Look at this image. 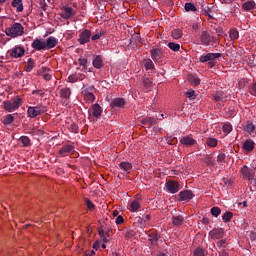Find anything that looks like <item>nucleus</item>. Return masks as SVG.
<instances>
[{"label": "nucleus", "instance_id": "1", "mask_svg": "<svg viewBox=\"0 0 256 256\" xmlns=\"http://www.w3.org/2000/svg\"><path fill=\"white\" fill-rule=\"evenodd\" d=\"M24 29L21 23H14L10 28H6L5 33L8 37H21L24 33Z\"/></svg>", "mask_w": 256, "mask_h": 256}, {"label": "nucleus", "instance_id": "2", "mask_svg": "<svg viewBox=\"0 0 256 256\" xmlns=\"http://www.w3.org/2000/svg\"><path fill=\"white\" fill-rule=\"evenodd\" d=\"M200 43L201 45L209 47V45H213V43H219V39H217L214 36H211V34H209V32L207 31H202L200 35Z\"/></svg>", "mask_w": 256, "mask_h": 256}, {"label": "nucleus", "instance_id": "3", "mask_svg": "<svg viewBox=\"0 0 256 256\" xmlns=\"http://www.w3.org/2000/svg\"><path fill=\"white\" fill-rule=\"evenodd\" d=\"M21 98L17 96L16 98L12 99L11 101H5L4 102V109L5 111H8L11 113V111H15V109H19L21 106Z\"/></svg>", "mask_w": 256, "mask_h": 256}, {"label": "nucleus", "instance_id": "4", "mask_svg": "<svg viewBox=\"0 0 256 256\" xmlns=\"http://www.w3.org/2000/svg\"><path fill=\"white\" fill-rule=\"evenodd\" d=\"M47 112V108L45 107H29L28 108V115L32 119L37 117L38 115H43V113Z\"/></svg>", "mask_w": 256, "mask_h": 256}, {"label": "nucleus", "instance_id": "5", "mask_svg": "<svg viewBox=\"0 0 256 256\" xmlns=\"http://www.w3.org/2000/svg\"><path fill=\"white\" fill-rule=\"evenodd\" d=\"M89 41H91V30L85 29L80 33L78 43H80V45H85L89 43Z\"/></svg>", "mask_w": 256, "mask_h": 256}, {"label": "nucleus", "instance_id": "6", "mask_svg": "<svg viewBox=\"0 0 256 256\" xmlns=\"http://www.w3.org/2000/svg\"><path fill=\"white\" fill-rule=\"evenodd\" d=\"M32 49H34V51H43L47 49L46 42L41 39H35L32 42Z\"/></svg>", "mask_w": 256, "mask_h": 256}, {"label": "nucleus", "instance_id": "7", "mask_svg": "<svg viewBox=\"0 0 256 256\" xmlns=\"http://www.w3.org/2000/svg\"><path fill=\"white\" fill-rule=\"evenodd\" d=\"M211 239H223L225 235V230L223 228H214L212 231L209 232Z\"/></svg>", "mask_w": 256, "mask_h": 256}, {"label": "nucleus", "instance_id": "8", "mask_svg": "<svg viewBox=\"0 0 256 256\" xmlns=\"http://www.w3.org/2000/svg\"><path fill=\"white\" fill-rule=\"evenodd\" d=\"M221 57V53H208L205 56L200 57V63H207V61H215V59H219Z\"/></svg>", "mask_w": 256, "mask_h": 256}, {"label": "nucleus", "instance_id": "9", "mask_svg": "<svg viewBox=\"0 0 256 256\" xmlns=\"http://www.w3.org/2000/svg\"><path fill=\"white\" fill-rule=\"evenodd\" d=\"M24 55L25 48L23 46L13 48L12 52L10 53V56L14 57L15 59H19V57H23Z\"/></svg>", "mask_w": 256, "mask_h": 256}, {"label": "nucleus", "instance_id": "10", "mask_svg": "<svg viewBox=\"0 0 256 256\" xmlns=\"http://www.w3.org/2000/svg\"><path fill=\"white\" fill-rule=\"evenodd\" d=\"M241 173L243 177L248 179V181H253L255 174L253 173V170L247 166L242 167Z\"/></svg>", "mask_w": 256, "mask_h": 256}, {"label": "nucleus", "instance_id": "11", "mask_svg": "<svg viewBox=\"0 0 256 256\" xmlns=\"http://www.w3.org/2000/svg\"><path fill=\"white\" fill-rule=\"evenodd\" d=\"M180 201H191L195 195L190 190H184L179 193Z\"/></svg>", "mask_w": 256, "mask_h": 256}, {"label": "nucleus", "instance_id": "12", "mask_svg": "<svg viewBox=\"0 0 256 256\" xmlns=\"http://www.w3.org/2000/svg\"><path fill=\"white\" fill-rule=\"evenodd\" d=\"M59 95L62 101H69V99H71V88H61Z\"/></svg>", "mask_w": 256, "mask_h": 256}, {"label": "nucleus", "instance_id": "13", "mask_svg": "<svg viewBox=\"0 0 256 256\" xmlns=\"http://www.w3.org/2000/svg\"><path fill=\"white\" fill-rule=\"evenodd\" d=\"M181 145H185L186 147H193L197 141L193 139L191 136H185L180 139Z\"/></svg>", "mask_w": 256, "mask_h": 256}, {"label": "nucleus", "instance_id": "14", "mask_svg": "<svg viewBox=\"0 0 256 256\" xmlns=\"http://www.w3.org/2000/svg\"><path fill=\"white\" fill-rule=\"evenodd\" d=\"M166 188L170 193H177L179 191V183L175 181H168Z\"/></svg>", "mask_w": 256, "mask_h": 256}, {"label": "nucleus", "instance_id": "15", "mask_svg": "<svg viewBox=\"0 0 256 256\" xmlns=\"http://www.w3.org/2000/svg\"><path fill=\"white\" fill-rule=\"evenodd\" d=\"M142 125H145L148 129H151L152 125H157V119L153 117H146L141 120Z\"/></svg>", "mask_w": 256, "mask_h": 256}, {"label": "nucleus", "instance_id": "16", "mask_svg": "<svg viewBox=\"0 0 256 256\" xmlns=\"http://www.w3.org/2000/svg\"><path fill=\"white\" fill-rule=\"evenodd\" d=\"M242 149H244V151H247L248 153H251V151H253V149H255V142L251 139H247L244 142Z\"/></svg>", "mask_w": 256, "mask_h": 256}, {"label": "nucleus", "instance_id": "17", "mask_svg": "<svg viewBox=\"0 0 256 256\" xmlns=\"http://www.w3.org/2000/svg\"><path fill=\"white\" fill-rule=\"evenodd\" d=\"M151 53V58L153 59V61H159V59H161L162 55H163V50L156 48L150 51Z\"/></svg>", "mask_w": 256, "mask_h": 256}, {"label": "nucleus", "instance_id": "18", "mask_svg": "<svg viewBox=\"0 0 256 256\" xmlns=\"http://www.w3.org/2000/svg\"><path fill=\"white\" fill-rule=\"evenodd\" d=\"M125 105V99L123 98H115L110 103L111 109H115V107H123Z\"/></svg>", "mask_w": 256, "mask_h": 256}, {"label": "nucleus", "instance_id": "19", "mask_svg": "<svg viewBox=\"0 0 256 256\" xmlns=\"http://www.w3.org/2000/svg\"><path fill=\"white\" fill-rule=\"evenodd\" d=\"M46 49H53V47H57V38L51 36L49 38H47L46 40Z\"/></svg>", "mask_w": 256, "mask_h": 256}, {"label": "nucleus", "instance_id": "20", "mask_svg": "<svg viewBox=\"0 0 256 256\" xmlns=\"http://www.w3.org/2000/svg\"><path fill=\"white\" fill-rule=\"evenodd\" d=\"M74 147L73 145H64L60 150H59V155H63L64 157L73 151Z\"/></svg>", "mask_w": 256, "mask_h": 256}, {"label": "nucleus", "instance_id": "21", "mask_svg": "<svg viewBox=\"0 0 256 256\" xmlns=\"http://www.w3.org/2000/svg\"><path fill=\"white\" fill-rule=\"evenodd\" d=\"M84 95V101H86V103H93V101H95V95L91 92H87V90H84L83 92Z\"/></svg>", "mask_w": 256, "mask_h": 256}, {"label": "nucleus", "instance_id": "22", "mask_svg": "<svg viewBox=\"0 0 256 256\" xmlns=\"http://www.w3.org/2000/svg\"><path fill=\"white\" fill-rule=\"evenodd\" d=\"M71 16H73V8L64 7V11L61 13L62 19H69Z\"/></svg>", "mask_w": 256, "mask_h": 256}, {"label": "nucleus", "instance_id": "23", "mask_svg": "<svg viewBox=\"0 0 256 256\" xmlns=\"http://www.w3.org/2000/svg\"><path fill=\"white\" fill-rule=\"evenodd\" d=\"M213 100L216 101V102H219V101H227V96H225V93L220 91V92H216L214 95H213Z\"/></svg>", "mask_w": 256, "mask_h": 256}, {"label": "nucleus", "instance_id": "24", "mask_svg": "<svg viewBox=\"0 0 256 256\" xmlns=\"http://www.w3.org/2000/svg\"><path fill=\"white\" fill-rule=\"evenodd\" d=\"M92 63L96 69H101V67H103V57H101L100 55L96 56L93 59Z\"/></svg>", "mask_w": 256, "mask_h": 256}, {"label": "nucleus", "instance_id": "25", "mask_svg": "<svg viewBox=\"0 0 256 256\" xmlns=\"http://www.w3.org/2000/svg\"><path fill=\"white\" fill-rule=\"evenodd\" d=\"M12 7L16 8L17 13L23 12V0H13Z\"/></svg>", "mask_w": 256, "mask_h": 256}, {"label": "nucleus", "instance_id": "26", "mask_svg": "<svg viewBox=\"0 0 256 256\" xmlns=\"http://www.w3.org/2000/svg\"><path fill=\"white\" fill-rule=\"evenodd\" d=\"M101 106H99V104H93L92 105V115L93 117H101Z\"/></svg>", "mask_w": 256, "mask_h": 256}, {"label": "nucleus", "instance_id": "27", "mask_svg": "<svg viewBox=\"0 0 256 256\" xmlns=\"http://www.w3.org/2000/svg\"><path fill=\"white\" fill-rule=\"evenodd\" d=\"M255 1H247L242 5L244 11H253L255 9Z\"/></svg>", "mask_w": 256, "mask_h": 256}, {"label": "nucleus", "instance_id": "28", "mask_svg": "<svg viewBox=\"0 0 256 256\" xmlns=\"http://www.w3.org/2000/svg\"><path fill=\"white\" fill-rule=\"evenodd\" d=\"M188 81H189V83H191L195 87H197V85H199L201 83V79H199L197 76H195L193 74H190L188 76Z\"/></svg>", "mask_w": 256, "mask_h": 256}, {"label": "nucleus", "instance_id": "29", "mask_svg": "<svg viewBox=\"0 0 256 256\" xmlns=\"http://www.w3.org/2000/svg\"><path fill=\"white\" fill-rule=\"evenodd\" d=\"M129 210L132 212V213H135V211H137L138 209H141V203H139V201L137 200H134L130 203V206H129Z\"/></svg>", "mask_w": 256, "mask_h": 256}, {"label": "nucleus", "instance_id": "30", "mask_svg": "<svg viewBox=\"0 0 256 256\" xmlns=\"http://www.w3.org/2000/svg\"><path fill=\"white\" fill-rule=\"evenodd\" d=\"M143 65H144L146 71H149L151 69H155V64H153V61L149 58L143 60Z\"/></svg>", "mask_w": 256, "mask_h": 256}, {"label": "nucleus", "instance_id": "31", "mask_svg": "<svg viewBox=\"0 0 256 256\" xmlns=\"http://www.w3.org/2000/svg\"><path fill=\"white\" fill-rule=\"evenodd\" d=\"M13 121H15V117H13V114H8L3 118L2 123L3 125H11Z\"/></svg>", "mask_w": 256, "mask_h": 256}, {"label": "nucleus", "instance_id": "32", "mask_svg": "<svg viewBox=\"0 0 256 256\" xmlns=\"http://www.w3.org/2000/svg\"><path fill=\"white\" fill-rule=\"evenodd\" d=\"M35 67V62L33 61L32 58H29L27 61V64L25 66V71L27 73H31V71H33V68Z\"/></svg>", "mask_w": 256, "mask_h": 256}, {"label": "nucleus", "instance_id": "33", "mask_svg": "<svg viewBox=\"0 0 256 256\" xmlns=\"http://www.w3.org/2000/svg\"><path fill=\"white\" fill-rule=\"evenodd\" d=\"M120 169H122L123 171H131V169H133V165L129 162H122L119 164Z\"/></svg>", "mask_w": 256, "mask_h": 256}, {"label": "nucleus", "instance_id": "34", "mask_svg": "<svg viewBox=\"0 0 256 256\" xmlns=\"http://www.w3.org/2000/svg\"><path fill=\"white\" fill-rule=\"evenodd\" d=\"M229 37L231 41H235L236 39H239V31H237V29H234V28L230 29Z\"/></svg>", "mask_w": 256, "mask_h": 256}, {"label": "nucleus", "instance_id": "35", "mask_svg": "<svg viewBox=\"0 0 256 256\" xmlns=\"http://www.w3.org/2000/svg\"><path fill=\"white\" fill-rule=\"evenodd\" d=\"M171 36L174 39H181L183 37V30H181V29H174V30H172Z\"/></svg>", "mask_w": 256, "mask_h": 256}, {"label": "nucleus", "instance_id": "36", "mask_svg": "<svg viewBox=\"0 0 256 256\" xmlns=\"http://www.w3.org/2000/svg\"><path fill=\"white\" fill-rule=\"evenodd\" d=\"M168 47L169 49H171V51H174L175 53L179 52V50L181 49V45L175 42L168 43Z\"/></svg>", "mask_w": 256, "mask_h": 256}, {"label": "nucleus", "instance_id": "37", "mask_svg": "<svg viewBox=\"0 0 256 256\" xmlns=\"http://www.w3.org/2000/svg\"><path fill=\"white\" fill-rule=\"evenodd\" d=\"M231 219H233V212H226L222 216V220L224 221V223H229Z\"/></svg>", "mask_w": 256, "mask_h": 256}, {"label": "nucleus", "instance_id": "38", "mask_svg": "<svg viewBox=\"0 0 256 256\" xmlns=\"http://www.w3.org/2000/svg\"><path fill=\"white\" fill-rule=\"evenodd\" d=\"M172 223H173V225H182L183 224V216H173Z\"/></svg>", "mask_w": 256, "mask_h": 256}, {"label": "nucleus", "instance_id": "39", "mask_svg": "<svg viewBox=\"0 0 256 256\" xmlns=\"http://www.w3.org/2000/svg\"><path fill=\"white\" fill-rule=\"evenodd\" d=\"M185 11L189 12V11H197V7H195V4L191 3V2H187L185 4Z\"/></svg>", "mask_w": 256, "mask_h": 256}, {"label": "nucleus", "instance_id": "40", "mask_svg": "<svg viewBox=\"0 0 256 256\" xmlns=\"http://www.w3.org/2000/svg\"><path fill=\"white\" fill-rule=\"evenodd\" d=\"M222 131L224 133H226V135H229V133H231V131H233V126H231V124H224L222 126Z\"/></svg>", "mask_w": 256, "mask_h": 256}, {"label": "nucleus", "instance_id": "41", "mask_svg": "<svg viewBox=\"0 0 256 256\" xmlns=\"http://www.w3.org/2000/svg\"><path fill=\"white\" fill-rule=\"evenodd\" d=\"M20 141L24 145V147H29V145H31V140L27 136L20 137Z\"/></svg>", "mask_w": 256, "mask_h": 256}, {"label": "nucleus", "instance_id": "42", "mask_svg": "<svg viewBox=\"0 0 256 256\" xmlns=\"http://www.w3.org/2000/svg\"><path fill=\"white\" fill-rule=\"evenodd\" d=\"M193 256H205V249L198 247L194 250Z\"/></svg>", "mask_w": 256, "mask_h": 256}, {"label": "nucleus", "instance_id": "43", "mask_svg": "<svg viewBox=\"0 0 256 256\" xmlns=\"http://www.w3.org/2000/svg\"><path fill=\"white\" fill-rule=\"evenodd\" d=\"M206 144L208 145V147H217V139L207 138Z\"/></svg>", "mask_w": 256, "mask_h": 256}, {"label": "nucleus", "instance_id": "44", "mask_svg": "<svg viewBox=\"0 0 256 256\" xmlns=\"http://www.w3.org/2000/svg\"><path fill=\"white\" fill-rule=\"evenodd\" d=\"M159 239H161V236H159V234L157 233H152L150 235V242L153 244L157 243V241H159Z\"/></svg>", "mask_w": 256, "mask_h": 256}, {"label": "nucleus", "instance_id": "45", "mask_svg": "<svg viewBox=\"0 0 256 256\" xmlns=\"http://www.w3.org/2000/svg\"><path fill=\"white\" fill-rule=\"evenodd\" d=\"M211 215H213V217H219V215H221V208L219 207L211 208Z\"/></svg>", "mask_w": 256, "mask_h": 256}, {"label": "nucleus", "instance_id": "46", "mask_svg": "<svg viewBox=\"0 0 256 256\" xmlns=\"http://www.w3.org/2000/svg\"><path fill=\"white\" fill-rule=\"evenodd\" d=\"M85 203H86L89 211H93V209H95V204L93 202H91V200L89 198L85 199Z\"/></svg>", "mask_w": 256, "mask_h": 256}, {"label": "nucleus", "instance_id": "47", "mask_svg": "<svg viewBox=\"0 0 256 256\" xmlns=\"http://www.w3.org/2000/svg\"><path fill=\"white\" fill-rule=\"evenodd\" d=\"M186 97H188V99H195V90L190 89L185 93Z\"/></svg>", "mask_w": 256, "mask_h": 256}, {"label": "nucleus", "instance_id": "48", "mask_svg": "<svg viewBox=\"0 0 256 256\" xmlns=\"http://www.w3.org/2000/svg\"><path fill=\"white\" fill-rule=\"evenodd\" d=\"M245 131H247V133H253L255 131V125H253V123L247 124Z\"/></svg>", "mask_w": 256, "mask_h": 256}, {"label": "nucleus", "instance_id": "49", "mask_svg": "<svg viewBox=\"0 0 256 256\" xmlns=\"http://www.w3.org/2000/svg\"><path fill=\"white\" fill-rule=\"evenodd\" d=\"M143 84L144 87H151V85H153V80L151 78H144Z\"/></svg>", "mask_w": 256, "mask_h": 256}, {"label": "nucleus", "instance_id": "50", "mask_svg": "<svg viewBox=\"0 0 256 256\" xmlns=\"http://www.w3.org/2000/svg\"><path fill=\"white\" fill-rule=\"evenodd\" d=\"M69 83H77L79 81V77H77L75 74H72L68 77Z\"/></svg>", "mask_w": 256, "mask_h": 256}, {"label": "nucleus", "instance_id": "51", "mask_svg": "<svg viewBox=\"0 0 256 256\" xmlns=\"http://www.w3.org/2000/svg\"><path fill=\"white\" fill-rule=\"evenodd\" d=\"M103 35H105V31H102V32H100V33H98V34L93 35V36L91 37V40H92V41H97V39H101V36H103Z\"/></svg>", "mask_w": 256, "mask_h": 256}, {"label": "nucleus", "instance_id": "52", "mask_svg": "<svg viewBox=\"0 0 256 256\" xmlns=\"http://www.w3.org/2000/svg\"><path fill=\"white\" fill-rule=\"evenodd\" d=\"M217 247L221 248V247H227V240L225 239H222V240H219L217 242Z\"/></svg>", "mask_w": 256, "mask_h": 256}, {"label": "nucleus", "instance_id": "53", "mask_svg": "<svg viewBox=\"0 0 256 256\" xmlns=\"http://www.w3.org/2000/svg\"><path fill=\"white\" fill-rule=\"evenodd\" d=\"M70 131H71L72 133H77V131H79V126H77V124H75V123H72V124L70 125Z\"/></svg>", "mask_w": 256, "mask_h": 256}, {"label": "nucleus", "instance_id": "54", "mask_svg": "<svg viewBox=\"0 0 256 256\" xmlns=\"http://www.w3.org/2000/svg\"><path fill=\"white\" fill-rule=\"evenodd\" d=\"M78 61H79V65L84 67V69H87V59L86 58H80Z\"/></svg>", "mask_w": 256, "mask_h": 256}, {"label": "nucleus", "instance_id": "55", "mask_svg": "<svg viewBox=\"0 0 256 256\" xmlns=\"http://www.w3.org/2000/svg\"><path fill=\"white\" fill-rule=\"evenodd\" d=\"M167 141L169 145H175V143H177V137H168Z\"/></svg>", "mask_w": 256, "mask_h": 256}, {"label": "nucleus", "instance_id": "56", "mask_svg": "<svg viewBox=\"0 0 256 256\" xmlns=\"http://www.w3.org/2000/svg\"><path fill=\"white\" fill-rule=\"evenodd\" d=\"M123 223H125V219L123 218V216H118L116 218V225H123Z\"/></svg>", "mask_w": 256, "mask_h": 256}, {"label": "nucleus", "instance_id": "57", "mask_svg": "<svg viewBox=\"0 0 256 256\" xmlns=\"http://www.w3.org/2000/svg\"><path fill=\"white\" fill-rule=\"evenodd\" d=\"M205 163H207L208 165L213 166V165H215V160L211 157H206Z\"/></svg>", "mask_w": 256, "mask_h": 256}, {"label": "nucleus", "instance_id": "58", "mask_svg": "<svg viewBox=\"0 0 256 256\" xmlns=\"http://www.w3.org/2000/svg\"><path fill=\"white\" fill-rule=\"evenodd\" d=\"M39 5L43 11H47V3L45 0H40Z\"/></svg>", "mask_w": 256, "mask_h": 256}, {"label": "nucleus", "instance_id": "59", "mask_svg": "<svg viewBox=\"0 0 256 256\" xmlns=\"http://www.w3.org/2000/svg\"><path fill=\"white\" fill-rule=\"evenodd\" d=\"M33 95H40V97H43L45 95V91L43 90H34L32 92Z\"/></svg>", "mask_w": 256, "mask_h": 256}, {"label": "nucleus", "instance_id": "60", "mask_svg": "<svg viewBox=\"0 0 256 256\" xmlns=\"http://www.w3.org/2000/svg\"><path fill=\"white\" fill-rule=\"evenodd\" d=\"M217 161L218 163H223V161H225V154L223 153L219 154L217 157Z\"/></svg>", "mask_w": 256, "mask_h": 256}, {"label": "nucleus", "instance_id": "61", "mask_svg": "<svg viewBox=\"0 0 256 256\" xmlns=\"http://www.w3.org/2000/svg\"><path fill=\"white\" fill-rule=\"evenodd\" d=\"M224 185L231 187L233 185V179H224Z\"/></svg>", "mask_w": 256, "mask_h": 256}, {"label": "nucleus", "instance_id": "62", "mask_svg": "<svg viewBox=\"0 0 256 256\" xmlns=\"http://www.w3.org/2000/svg\"><path fill=\"white\" fill-rule=\"evenodd\" d=\"M46 71H49V68L42 67L40 70H38L37 74L38 75H43V73H46Z\"/></svg>", "mask_w": 256, "mask_h": 256}, {"label": "nucleus", "instance_id": "63", "mask_svg": "<svg viewBox=\"0 0 256 256\" xmlns=\"http://www.w3.org/2000/svg\"><path fill=\"white\" fill-rule=\"evenodd\" d=\"M98 234H99V237L101 239H103V237H105V230H103V228H99L98 229Z\"/></svg>", "mask_w": 256, "mask_h": 256}, {"label": "nucleus", "instance_id": "64", "mask_svg": "<svg viewBox=\"0 0 256 256\" xmlns=\"http://www.w3.org/2000/svg\"><path fill=\"white\" fill-rule=\"evenodd\" d=\"M250 87H252V88H251V89H252V94H253V95H256V82L253 83L252 85H250Z\"/></svg>", "mask_w": 256, "mask_h": 256}]
</instances>
